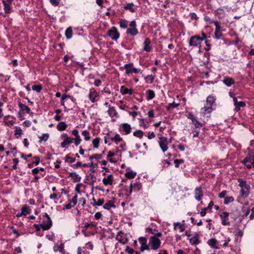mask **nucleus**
<instances>
[{"label": "nucleus", "mask_w": 254, "mask_h": 254, "mask_svg": "<svg viewBox=\"0 0 254 254\" xmlns=\"http://www.w3.org/2000/svg\"><path fill=\"white\" fill-rule=\"evenodd\" d=\"M123 68L126 69V73L127 74H129L131 73H136L141 72L140 69L133 67V63L126 64L124 65Z\"/></svg>", "instance_id": "f257e3e1"}, {"label": "nucleus", "mask_w": 254, "mask_h": 254, "mask_svg": "<svg viewBox=\"0 0 254 254\" xmlns=\"http://www.w3.org/2000/svg\"><path fill=\"white\" fill-rule=\"evenodd\" d=\"M149 244L151 245V249L156 250L161 245V241L156 236L151 237L149 240Z\"/></svg>", "instance_id": "f03ea898"}, {"label": "nucleus", "mask_w": 254, "mask_h": 254, "mask_svg": "<svg viewBox=\"0 0 254 254\" xmlns=\"http://www.w3.org/2000/svg\"><path fill=\"white\" fill-rule=\"evenodd\" d=\"M201 43V39L200 37L198 35L192 36L189 42V44L190 46L199 47V50L200 49V44Z\"/></svg>", "instance_id": "7ed1b4c3"}, {"label": "nucleus", "mask_w": 254, "mask_h": 254, "mask_svg": "<svg viewBox=\"0 0 254 254\" xmlns=\"http://www.w3.org/2000/svg\"><path fill=\"white\" fill-rule=\"evenodd\" d=\"M130 28L127 30V34L131 36H135L138 33L137 29L136 28V22L134 20L131 21L129 23Z\"/></svg>", "instance_id": "20e7f679"}, {"label": "nucleus", "mask_w": 254, "mask_h": 254, "mask_svg": "<svg viewBox=\"0 0 254 254\" xmlns=\"http://www.w3.org/2000/svg\"><path fill=\"white\" fill-rule=\"evenodd\" d=\"M108 35L113 40L117 41L120 36V34L116 27L113 26L108 31Z\"/></svg>", "instance_id": "39448f33"}, {"label": "nucleus", "mask_w": 254, "mask_h": 254, "mask_svg": "<svg viewBox=\"0 0 254 254\" xmlns=\"http://www.w3.org/2000/svg\"><path fill=\"white\" fill-rule=\"evenodd\" d=\"M223 241H221V242ZM208 245L211 247L212 248L216 249H219L220 246H221V242L220 241H217L215 239L212 238L209 239L207 241Z\"/></svg>", "instance_id": "423d86ee"}, {"label": "nucleus", "mask_w": 254, "mask_h": 254, "mask_svg": "<svg viewBox=\"0 0 254 254\" xmlns=\"http://www.w3.org/2000/svg\"><path fill=\"white\" fill-rule=\"evenodd\" d=\"M159 144L163 152H165L168 149V140L165 137H161Z\"/></svg>", "instance_id": "0eeeda50"}, {"label": "nucleus", "mask_w": 254, "mask_h": 254, "mask_svg": "<svg viewBox=\"0 0 254 254\" xmlns=\"http://www.w3.org/2000/svg\"><path fill=\"white\" fill-rule=\"evenodd\" d=\"M212 111V108L210 106H204V107L201 108L200 111V114L201 115L203 116H207V117H209L211 112Z\"/></svg>", "instance_id": "6e6552de"}, {"label": "nucleus", "mask_w": 254, "mask_h": 254, "mask_svg": "<svg viewBox=\"0 0 254 254\" xmlns=\"http://www.w3.org/2000/svg\"><path fill=\"white\" fill-rule=\"evenodd\" d=\"M221 219V223L223 225H229L230 222L228 221L229 213L226 212H223L220 215Z\"/></svg>", "instance_id": "1a4fd4ad"}, {"label": "nucleus", "mask_w": 254, "mask_h": 254, "mask_svg": "<svg viewBox=\"0 0 254 254\" xmlns=\"http://www.w3.org/2000/svg\"><path fill=\"white\" fill-rule=\"evenodd\" d=\"M52 225V221L50 218H48V219H47L46 221H44L41 224H40V226L43 230H48L50 229Z\"/></svg>", "instance_id": "9d476101"}, {"label": "nucleus", "mask_w": 254, "mask_h": 254, "mask_svg": "<svg viewBox=\"0 0 254 254\" xmlns=\"http://www.w3.org/2000/svg\"><path fill=\"white\" fill-rule=\"evenodd\" d=\"M194 193L195 199L197 201H200L203 196V192L200 187L196 188Z\"/></svg>", "instance_id": "9b49d317"}, {"label": "nucleus", "mask_w": 254, "mask_h": 254, "mask_svg": "<svg viewBox=\"0 0 254 254\" xmlns=\"http://www.w3.org/2000/svg\"><path fill=\"white\" fill-rule=\"evenodd\" d=\"M251 163L254 168V155L249 153L242 161V163L245 165L246 163Z\"/></svg>", "instance_id": "f8f14e48"}, {"label": "nucleus", "mask_w": 254, "mask_h": 254, "mask_svg": "<svg viewBox=\"0 0 254 254\" xmlns=\"http://www.w3.org/2000/svg\"><path fill=\"white\" fill-rule=\"evenodd\" d=\"M72 134L75 136V138H74V143L75 145L77 146L80 143L81 141L80 137L78 134V131L75 129H73L72 131Z\"/></svg>", "instance_id": "ddd939ff"}, {"label": "nucleus", "mask_w": 254, "mask_h": 254, "mask_svg": "<svg viewBox=\"0 0 254 254\" xmlns=\"http://www.w3.org/2000/svg\"><path fill=\"white\" fill-rule=\"evenodd\" d=\"M98 96V94L94 89H91L90 90L88 97L92 103H94L96 101V98Z\"/></svg>", "instance_id": "4468645a"}, {"label": "nucleus", "mask_w": 254, "mask_h": 254, "mask_svg": "<svg viewBox=\"0 0 254 254\" xmlns=\"http://www.w3.org/2000/svg\"><path fill=\"white\" fill-rule=\"evenodd\" d=\"M103 183L104 185H111L113 182V177L112 175H109L107 178H103L102 180Z\"/></svg>", "instance_id": "2eb2a0df"}, {"label": "nucleus", "mask_w": 254, "mask_h": 254, "mask_svg": "<svg viewBox=\"0 0 254 254\" xmlns=\"http://www.w3.org/2000/svg\"><path fill=\"white\" fill-rule=\"evenodd\" d=\"M223 82L228 87L231 86L232 85L234 84L235 81L234 79L229 77L225 76L224 77Z\"/></svg>", "instance_id": "dca6fc26"}, {"label": "nucleus", "mask_w": 254, "mask_h": 254, "mask_svg": "<svg viewBox=\"0 0 254 254\" xmlns=\"http://www.w3.org/2000/svg\"><path fill=\"white\" fill-rule=\"evenodd\" d=\"M238 181L239 183V186L242 189H245L247 190H249L250 189V186L249 184H247L245 181H244L241 179H239Z\"/></svg>", "instance_id": "f3484780"}, {"label": "nucleus", "mask_w": 254, "mask_h": 254, "mask_svg": "<svg viewBox=\"0 0 254 254\" xmlns=\"http://www.w3.org/2000/svg\"><path fill=\"white\" fill-rule=\"evenodd\" d=\"M125 10H128L130 12H134L136 8L134 7V4L133 3H128L123 7Z\"/></svg>", "instance_id": "a211bd4d"}, {"label": "nucleus", "mask_w": 254, "mask_h": 254, "mask_svg": "<svg viewBox=\"0 0 254 254\" xmlns=\"http://www.w3.org/2000/svg\"><path fill=\"white\" fill-rule=\"evenodd\" d=\"M150 40L149 38H146L144 42V47L143 49L146 52H150L151 50V47L150 46Z\"/></svg>", "instance_id": "6ab92c4d"}, {"label": "nucleus", "mask_w": 254, "mask_h": 254, "mask_svg": "<svg viewBox=\"0 0 254 254\" xmlns=\"http://www.w3.org/2000/svg\"><path fill=\"white\" fill-rule=\"evenodd\" d=\"M74 141V138L72 137H68L64 139V141L61 143V147L64 148L66 145L70 144Z\"/></svg>", "instance_id": "aec40b11"}, {"label": "nucleus", "mask_w": 254, "mask_h": 254, "mask_svg": "<svg viewBox=\"0 0 254 254\" xmlns=\"http://www.w3.org/2000/svg\"><path fill=\"white\" fill-rule=\"evenodd\" d=\"M120 92L123 95H126V94L131 95L133 93V91L131 89L127 88L125 87L124 86H122L120 88Z\"/></svg>", "instance_id": "412c9836"}, {"label": "nucleus", "mask_w": 254, "mask_h": 254, "mask_svg": "<svg viewBox=\"0 0 254 254\" xmlns=\"http://www.w3.org/2000/svg\"><path fill=\"white\" fill-rule=\"evenodd\" d=\"M12 118L11 116H7L4 117L3 119V122L5 125L9 127L12 126L14 123V121L13 120H9V118Z\"/></svg>", "instance_id": "4be33fe9"}, {"label": "nucleus", "mask_w": 254, "mask_h": 254, "mask_svg": "<svg viewBox=\"0 0 254 254\" xmlns=\"http://www.w3.org/2000/svg\"><path fill=\"white\" fill-rule=\"evenodd\" d=\"M142 186L139 182H135L134 183H130V188H132L133 189L134 191H138L141 188Z\"/></svg>", "instance_id": "5701e85b"}, {"label": "nucleus", "mask_w": 254, "mask_h": 254, "mask_svg": "<svg viewBox=\"0 0 254 254\" xmlns=\"http://www.w3.org/2000/svg\"><path fill=\"white\" fill-rule=\"evenodd\" d=\"M123 127V131L125 132L126 134H129L131 131V127L130 126L127 124L124 123L122 125Z\"/></svg>", "instance_id": "b1692460"}, {"label": "nucleus", "mask_w": 254, "mask_h": 254, "mask_svg": "<svg viewBox=\"0 0 254 254\" xmlns=\"http://www.w3.org/2000/svg\"><path fill=\"white\" fill-rule=\"evenodd\" d=\"M215 98L212 96H208L206 99V104L208 106L212 107L215 101Z\"/></svg>", "instance_id": "393cba45"}, {"label": "nucleus", "mask_w": 254, "mask_h": 254, "mask_svg": "<svg viewBox=\"0 0 254 254\" xmlns=\"http://www.w3.org/2000/svg\"><path fill=\"white\" fill-rule=\"evenodd\" d=\"M53 249L55 252L60 251L63 253L64 249V244H61L60 245L55 244L53 247Z\"/></svg>", "instance_id": "a878e982"}, {"label": "nucleus", "mask_w": 254, "mask_h": 254, "mask_svg": "<svg viewBox=\"0 0 254 254\" xmlns=\"http://www.w3.org/2000/svg\"><path fill=\"white\" fill-rule=\"evenodd\" d=\"M65 35L67 39H70L72 37V30L71 27H68L65 32Z\"/></svg>", "instance_id": "bb28decb"}, {"label": "nucleus", "mask_w": 254, "mask_h": 254, "mask_svg": "<svg viewBox=\"0 0 254 254\" xmlns=\"http://www.w3.org/2000/svg\"><path fill=\"white\" fill-rule=\"evenodd\" d=\"M146 95L147 100H151L155 96V93L152 90L149 89L146 91Z\"/></svg>", "instance_id": "cd10ccee"}, {"label": "nucleus", "mask_w": 254, "mask_h": 254, "mask_svg": "<svg viewBox=\"0 0 254 254\" xmlns=\"http://www.w3.org/2000/svg\"><path fill=\"white\" fill-rule=\"evenodd\" d=\"M112 207H115V205L114 204V201L112 200H109L103 205L104 208L108 210H109Z\"/></svg>", "instance_id": "c85d7f7f"}, {"label": "nucleus", "mask_w": 254, "mask_h": 254, "mask_svg": "<svg viewBox=\"0 0 254 254\" xmlns=\"http://www.w3.org/2000/svg\"><path fill=\"white\" fill-rule=\"evenodd\" d=\"M58 130L60 131L64 130L67 127V125L63 122H60L57 127Z\"/></svg>", "instance_id": "c756f323"}, {"label": "nucleus", "mask_w": 254, "mask_h": 254, "mask_svg": "<svg viewBox=\"0 0 254 254\" xmlns=\"http://www.w3.org/2000/svg\"><path fill=\"white\" fill-rule=\"evenodd\" d=\"M108 114L111 117L116 116V115L117 114V112H116V109L114 107H110L108 111Z\"/></svg>", "instance_id": "7c9ffc66"}, {"label": "nucleus", "mask_w": 254, "mask_h": 254, "mask_svg": "<svg viewBox=\"0 0 254 254\" xmlns=\"http://www.w3.org/2000/svg\"><path fill=\"white\" fill-rule=\"evenodd\" d=\"M22 214L24 216H26L27 214L30 213L29 208L26 205L23 206L21 208Z\"/></svg>", "instance_id": "2f4dec72"}, {"label": "nucleus", "mask_w": 254, "mask_h": 254, "mask_svg": "<svg viewBox=\"0 0 254 254\" xmlns=\"http://www.w3.org/2000/svg\"><path fill=\"white\" fill-rule=\"evenodd\" d=\"M246 104L244 102L240 101L238 102L235 105V110L237 112H238L240 110V107H243L245 106Z\"/></svg>", "instance_id": "473e14b6"}, {"label": "nucleus", "mask_w": 254, "mask_h": 254, "mask_svg": "<svg viewBox=\"0 0 254 254\" xmlns=\"http://www.w3.org/2000/svg\"><path fill=\"white\" fill-rule=\"evenodd\" d=\"M120 26L122 28H126L128 26V21L125 19H121L119 22Z\"/></svg>", "instance_id": "72a5a7b5"}, {"label": "nucleus", "mask_w": 254, "mask_h": 254, "mask_svg": "<svg viewBox=\"0 0 254 254\" xmlns=\"http://www.w3.org/2000/svg\"><path fill=\"white\" fill-rule=\"evenodd\" d=\"M18 105L21 110L23 111H26L27 113H29L30 109L27 106L22 103H19Z\"/></svg>", "instance_id": "f704fd0d"}, {"label": "nucleus", "mask_w": 254, "mask_h": 254, "mask_svg": "<svg viewBox=\"0 0 254 254\" xmlns=\"http://www.w3.org/2000/svg\"><path fill=\"white\" fill-rule=\"evenodd\" d=\"M82 135L84 136L85 140H89L90 139L89 132L86 130H84L82 132Z\"/></svg>", "instance_id": "c9c22d12"}, {"label": "nucleus", "mask_w": 254, "mask_h": 254, "mask_svg": "<svg viewBox=\"0 0 254 254\" xmlns=\"http://www.w3.org/2000/svg\"><path fill=\"white\" fill-rule=\"evenodd\" d=\"M3 5H4V11L6 13H8L10 12L11 7L10 6V4H7L5 2H2Z\"/></svg>", "instance_id": "e433bc0d"}, {"label": "nucleus", "mask_w": 254, "mask_h": 254, "mask_svg": "<svg viewBox=\"0 0 254 254\" xmlns=\"http://www.w3.org/2000/svg\"><path fill=\"white\" fill-rule=\"evenodd\" d=\"M155 77L151 75H148L145 77L146 82L148 83H151L153 82Z\"/></svg>", "instance_id": "4c0bfd02"}, {"label": "nucleus", "mask_w": 254, "mask_h": 254, "mask_svg": "<svg viewBox=\"0 0 254 254\" xmlns=\"http://www.w3.org/2000/svg\"><path fill=\"white\" fill-rule=\"evenodd\" d=\"M136 174V173L135 172H133L131 171L126 172L125 175L127 178L128 179H132L135 176Z\"/></svg>", "instance_id": "58836bf2"}, {"label": "nucleus", "mask_w": 254, "mask_h": 254, "mask_svg": "<svg viewBox=\"0 0 254 254\" xmlns=\"http://www.w3.org/2000/svg\"><path fill=\"white\" fill-rule=\"evenodd\" d=\"M143 134V131L140 130H136L133 132L134 136L139 137L140 138H142Z\"/></svg>", "instance_id": "ea45409f"}, {"label": "nucleus", "mask_w": 254, "mask_h": 254, "mask_svg": "<svg viewBox=\"0 0 254 254\" xmlns=\"http://www.w3.org/2000/svg\"><path fill=\"white\" fill-rule=\"evenodd\" d=\"M49 135L48 133H45L42 134V136H40L39 138L40 139V142L42 141H47L49 138Z\"/></svg>", "instance_id": "a19ab883"}, {"label": "nucleus", "mask_w": 254, "mask_h": 254, "mask_svg": "<svg viewBox=\"0 0 254 254\" xmlns=\"http://www.w3.org/2000/svg\"><path fill=\"white\" fill-rule=\"evenodd\" d=\"M177 225H179V228L180 231L181 232H183V231H184V230H185L184 226L183 225L180 224V223H179V222L174 223V229L175 230L176 229Z\"/></svg>", "instance_id": "79ce46f5"}, {"label": "nucleus", "mask_w": 254, "mask_h": 254, "mask_svg": "<svg viewBox=\"0 0 254 254\" xmlns=\"http://www.w3.org/2000/svg\"><path fill=\"white\" fill-rule=\"evenodd\" d=\"M100 140V139L99 138L97 137L92 141L93 146L95 148H98Z\"/></svg>", "instance_id": "37998d69"}, {"label": "nucleus", "mask_w": 254, "mask_h": 254, "mask_svg": "<svg viewBox=\"0 0 254 254\" xmlns=\"http://www.w3.org/2000/svg\"><path fill=\"white\" fill-rule=\"evenodd\" d=\"M234 198L233 196L226 197H225L224 203L227 204L230 202H232L234 201Z\"/></svg>", "instance_id": "c03bdc74"}, {"label": "nucleus", "mask_w": 254, "mask_h": 254, "mask_svg": "<svg viewBox=\"0 0 254 254\" xmlns=\"http://www.w3.org/2000/svg\"><path fill=\"white\" fill-rule=\"evenodd\" d=\"M102 156L100 154H95L94 155H92L89 157V159L91 160L93 159H95L96 160H99L102 158Z\"/></svg>", "instance_id": "a18cd8bd"}, {"label": "nucleus", "mask_w": 254, "mask_h": 254, "mask_svg": "<svg viewBox=\"0 0 254 254\" xmlns=\"http://www.w3.org/2000/svg\"><path fill=\"white\" fill-rule=\"evenodd\" d=\"M42 88V86L40 85H34L32 86V89L37 92H40Z\"/></svg>", "instance_id": "49530a36"}, {"label": "nucleus", "mask_w": 254, "mask_h": 254, "mask_svg": "<svg viewBox=\"0 0 254 254\" xmlns=\"http://www.w3.org/2000/svg\"><path fill=\"white\" fill-rule=\"evenodd\" d=\"M123 140L122 138H121L119 134H117L114 136V142L118 144L119 142H121Z\"/></svg>", "instance_id": "de8ad7c7"}, {"label": "nucleus", "mask_w": 254, "mask_h": 254, "mask_svg": "<svg viewBox=\"0 0 254 254\" xmlns=\"http://www.w3.org/2000/svg\"><path fill=\"white\" fill-rule=\"evenodd\" d=\"M69 176L78 180H80L81 179L80 177L75 172L70 173Z\"/></svg>", "instance_id": "09e8293b"}, {"label": "nucleus", "mask_w": 254, "mask_h": 254, "mask_svg": "<svg viewBox=\"0 0 254 254\" xmlns=\"http://www.w3.org/2000/svg\"><path fill=\"white\" fill-rule=\"evenodd\" d=\"M214 25L215 26V31L221 32L222 28H221V26L220 25V24H219L218 22V21H215L214 22Z\"/></svg>", "instance_id": "8fccbe9b"}, {"label": "nucleus", "mask_w": 254, "mask_h": 254, "mask_svg": "<svg viewBox=\"0 0 254 254\" xmlns=\"http://www.w3.org/2000/svg\"><path fill=\"white\" fill-rule=\"evenodd\" d=\"M214 37L217 39H220L222 37V34L220 31H215Z\"/></svg>", "instance_id": "3c124183"}, {"label": "nucleus", "mask_w": 254, "mask_h": 254, "mask_svg": "<svg viewBox=\"0 0 254 254\" xmlns=\"http://www.w3.org/2000/svg\"><path fill=\"white\" fill-rule=\"evenodd\" d=\"M104 202V200L103 198H100L98 200L97 202H95V204H93V206H101L103 204Z\"/></svg>", "instance_id": "603ef678"}, {"label": "nucleus", "mask_w": 254, "mask_h": 254, "mask_svg": "<svg viewBox=\"0 0 254 254\" xmlns=\"http://www.w3.org/2000/svg\"><path fill=\"white\" fill-rule=\"evenodd\" d=\"M138 241L139 243L141 244V246L144 245L147 243V240L144 237H140L138 239Z\"/></svg>", "instance_id": "864d4df0"}, {"label": "nucleus", "mask_w": 254, "mask_h": 254, "mask_svg": "<svg viewBox=\"0 0 254 254\" xmlns=\"http://www.w3.org/2000/svg\"><path fill=\"white\" fill-rule=\"evenodd\" d=\"M184 162V160L183 159H175L174 160V163L175 164V167L178 168L180 164H182Z\"/></svg>", "instance_id": "5fc2aeb1"}, {"label": "nucleus", "mask_w": 254, "mask_h": 254, "mask_svg": "<svg viewBox=\"0 0 254 254\" xmlns=\"http://www.w3.org/2000/svg\"><path fill=\"white\" fill-rule=\"evenodd\" d=\"M69 201L72 203L74 206L76 205L77 201V195L75 194Z\"/></svg>", "instance_id": "6e6d98bb"}, {"label": "nucleus", "mask_w": 254, "mask_h": 254, "mask_svg": "<svg viewBox=\"0 0 254 254\" xmlns=\"http://www.w3.org/2000/svg\"><path fill=\"white\" fill-rule=\"evenodd\" d=\"M64 160L65 162L69 160L70 163H73L75 161V159L71 158L68 155H66L65 157L64 158Z\"/></svg>", "instance_id": "4d7b16f0"}, {"label": "nucleus", "mask_w": 254, "mask_h": 254, "mask_svg": "<svg viewBox=\"0 0 254 254\" xmlns=\"http://www.w3.org/2000/svg\"><path fill=\"white\" fill-rule=\"evenodd\" d=\"M13 162L14 164L12 166V168L13 169H14V170H15L17 168V164L19 162L18 159H17V158H14L13 159Z\"/></svg>", "instance_id": "13d9d810"}, {"label": "nucleus", "mask_w": 254, "mask_h": 254, "mask_svg": "<svg viewBox=\"0 0 254 254\" xmlns=\"http://www.w3.org/2000/svg\"><path fill=\"white\" fill-rule=\"evenodd\" d=\"M193 123L195 128H200L202 127V124L197 120H195Z\"/></svg>", "instance_id": "bf43d9fd"}, {"label": "nucleus", "mask_w": 254, "mask_h": 254, "mask_svg": "<svg viewBox=\"0 0 254 254\" xmlns=\"http://www.w3.org/2000/svg\"><path fill=\"white\" fill-rule=\"evenodd\" d=\"M51 3L54 6H57L59 4L60 0H50Z\"/></svg>", "instance_id": "052dcab7"}, {"label": "nucleus", "mask_w": 254, "mask_h": 254, "mask_svg": "<svg viewBox=\"0 0 254 254\" xmlns=\"http://www.w3.org/2000/svg\"><path fill=\"white\" fill-rule=\"evenodd\" d=\"M240 193L242 196L248 195L249 194V190H245L243 189H242L240 191Z\"/></svg>", "instance_id": "680f3d73"}, {"label": "nucleus", "mask_w": 254, "mask_h": 254, "mask_svg": "<svg viewBox=\"0 0 254 254\" xmlns=\"http://www.w3.org/2000/svg\"><path fill=\"white\" fill-rule=\"evenodd\" d=\"M145 250H149V247L147 245V243L146 244H144V245L141 246L140 247V251L141 252H143Z\"/></svg>", "instance_id": "e2e57ef3"}, {"label": "nucleus", "mask_w": 254, "mask_h": 254, "mask_svg": "<svg viewBox=\"0 0 254 254\" xmlns=\"http://www.w3.org/2000/svg\"><path fill=\"white\" fill-rule=\"evenodd\" d=\"M227 194V191L223 190L219 194V197L220 198H224Z\"/></svg>", "instance_id": "0e129e2a"}, {"label": "nucleus", "mask_w": 254, "mask_h": 254, "mask_svg": "<svg viewBox=\"0 0 254 254\" xmlns=\"http://www.w3.org/2000/svg\"><path fill=\"white\" fill-rule=\"evenodd\" d=\"M74 205H72L71 204V203L69 201V202L66 204L65 206H64V209H70L72 207H73Z\"/></svg>", "instance_id": "69168bd1"}, {"label": "nucleus", "mask_w": 254, "mask_h": 254, "mask_svg": "<svg viewBox=\"0 0 254 254\" xmlns=\"http://www.w3.org/2000/svg\"><path fill=\"white\" fill-rule=\"evenodd\" d=\"M188 118L190 119L193 122L196 119L192 114H189L188 116Z\"/></svg>", "instance_id": "338daca9"}, {"label": "nucleus", "mask_w": 254, "mask_h": 254, "mask_svg": "<svg viewBox=\"0 0 254 254\" xmlns=\"http://www.w3.org/2000/svg\"><path fill=\"white\" fill-rule=\"evenodd\" d=\"M77 254H86L84 251H83L81 247H78Z\"/></svg>", "instance_id": "774afa93"}]
</instances>
